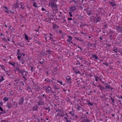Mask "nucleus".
<instances>
[{"label": "nucleus", "instance_id": "1", "mask_svg": "<svg viewBox=\"0 0 122 122\" xmlns=\"http://www.w3.org/2000/svg\"><path fill=\"white\" fill-rule=\"evenodd\" d=\"M44 89L46 91V92L47 93H54V92L52 90L51 87L50 86L46 85L43 87Z\"/></svg>", "mask_w": 122, "mask_h": 122}, {"label": "nucleus", "instance_id": "2", "mask_svg": "<svg viewBox=\"0 0 122 122\" xmlns=\"http://www.w3.org/2000/svg\"><path fill=\"white\" fill-rule=\"evenodd\" d=\"M49 7L50 6L51 8L53 10H56L57 8L58 5L56 3L52 2L51 0L49 2Z\"/></svg>", "mask_w": 122, "mask_h": 122}, {"label": "nucleus", "instance_id": "3", "mask_svg": "<svg viewBox=\"0 0 122 122\" xmlns=\"http://www.w3.org/2000/svg\"><path fill=\"white\" fill-rule=\"evenodd\" d=\"M116 32L120 33H122V26H116Z\"/></svg>", "mask_w": 122, "mask_h": 122}, {"label": "nucleus", "instance_id": "4", "mask_svg": "<svg viewBox=\"0 0 122 122\" xmlns=\"http://www.w3.org/2000/svg\"><path fill=\"white\" fill-rule=\"evenodd\" d=\"M16 70L18 72L20 73L22 76H23V72L24 69H20L19 68H16Z\"/></svg>", "mask_w": 122, "mask_h": 122}, {"label": "nucleus", "instance_id": "5", "mask_svg": "<svg viewBox=\"0 0 122 122\" xmlns=\"http://www.w3.org/2000/svg\"><path fill=\"white\" fill-rule=\"evenodd\" d=\"M23 76H22L23 77L24 79V80H25L26 81H27V79L26 77L27 76L28 74V72L25 71V70H24V71L23 72Z\"/></svg>", "mask_w": 122, "mask_h": 122}, {"label": "nucleus", "instance_id": "6", "mask_svg": "<svg viewBox=\"0 0 122 122\" xmlns=\"http://www.w3.org/2000/svg\"><path fill=\"white\" fill-rule=\"evenodd\" d=\"M24 100L23 98L21 97L19 99L18 104L19 105H22L24 103Z\"/></svg>", "mask_w": 122, "mask_h": 122}, {"label": "nucleus", "instance_id": "7", "mask_svg": "<svg viewBox=\"0 0 122 122\" xmlns=\"http://www.w3.org/2000/svg\"><path fill=\"white\" fill-rule=\"evenodd\" d=\"M70 9L71 12H73L75 11L76 10L77 8L75 6H71L70 8Z\"/></svg>", "mask_w": 122, "mask_h": 122}, {"label": "nucleus", "instance_id": "8", "mask_svg": "<svg viewBox=\"0 0 122 122\" xmlns=\"http://www.w3.org/2000/svg\"><path fill=\"white\" fill-rule=\"evenodd\" d=\"M44 81L46 82L47 83H49V84L51 83V82H53V81L49 79V78H47L45 79Z\"/></svg>", "mask_w": 122, "mask_h": 122}, {"label": "nucleus", "instance_id": "9", "mask_svg": "<svg viewBox=\"0 0 122 122\" xmlns=\"http://www.w3.org/2000/svg\"><path fill=\"white\" fill-rule=\"evenodd\" d=\"M18 7L23 10H24L25 8V6L23 5L22 3H19Z\"/></svg>", "mask_w": 122, "mask_h": 122}, {"label": "nucleus", "instance_id": "10", "mask_svg": "<svg viewBox=\"0 0 122 122\" xmlns=\"http://www.w3.org/2000/svg\"><path fill=\"white\" fill-rule=\"evenodd\" d=\"M66 79L68 83L70 84L71 83V79L69 76H67L66 77Z\"/></svg>", "mask_w": 122, "mask_h": 122}, {"label": "nucleus", "instance_id": "11", "mask_svg": "<svg viewBox=\"0 0 122 122\" xmlns=\"http://www.w3.org/2000/svg\"><path fill=\"white\" fill-rule=\"evenodd\" d=\"M94 77L95 79V80L97 82L98 80H99L101 81H102V78L97 76H95Z\"/></svg>", "mask_w": 122, "mask_h": 122}, {"label": "nucleus", "instance_id": "12", "mask_svg": "<svg viewBox=\"0 0 122 122\" xmlns=\"http://www.w3.org/2000/svg\"><path fill=\"white\" fill-rule=\"evenodd\" d=\"M41 98H39V101L38 102V105L39 106L41 105H43L44 103V102L41 100Z\"/></svg>", "mask_w": 122, "mask_h": 122}, {"label": "nucleus", "instance_id": "13", "mask_svg": "<svg viewBox=\"0 0 122 122\" xmlns=\"http://www.w3.org/2000/svg\"><path fill=\"white\" fill-rule=\"evenodd\" d=\"M68 114H70V119H71V117H73L75 115L74 114L73 112L72 111L70 112Z\"/></svg>", "mask_w": 122, "mask_h": 122}, {"label": "nucleus", "instance_id": "14", "mask_svg": "<svg viewBox=\"0 0 122 122\" xmlns=\"http://www.w3.org/2000/svg\"><path fill=\"white\" fill-rule=\"evenodd\" d=\"M97 87L102 92L103 91L104 89V86H102L101 85H98L97 86Z\"/></svg>", "mask_w": 122, "mask_h": 122}, {"label": "nucleus", "instance_id": "15", "mask_svg": "<svg viewBox=\"0 0 122 122\" xmlns=\"http://www.w3.org/2000/svg\"><path fill=\"white\" fill-rule=\"evenodd\" d=\"M106 88L107 89H110V90H112L114 89V88L112 87L111 86L109 85L108 86H106Z\"/></svg>", "mask_w": 122, "mask_h": 122}, {"label": "nucleus", "instance_id": "16", "mask_svg": "<svg viewBox=\"0 0 122 122\" xmlns=\"http://www.w3.org/2000/svg\"><path fill=\"white\" fill-rule=\"evenodd\" d=\"M49 34L50 35V36L49 38V39L51 41H55V40H53V38L52 36V34L51 33H49Z\"/></svg>", "mask_w": 122, "mask_h": 122}, {"label": "nucleus", "instance_id": "17", "mask_svg": "<svg viewBox=\"0 0 122 122\" xmlns=\"http://www.w3.org/2000/svg\"><path fill=\"white\" fill-rule=\"evenodd\" d=\"M17 54L18 55V56L17 57L18 60H20V58H21V56L22 55V53H20Z\"/></svg>", "mask_w": 122, "mask_h": 122}, {"label": "nucleus", "instance_id": "18", "mask_svg": "<svg viewBox=\"0 0 122 122\" xmlns=\"http://www.w3.org/2000/svg\"><path fill=\"white\" fill-rule=\"evenodd\" d=\"M59 27V26L56 24H54L53 25V28L54 29H55L56 28H58Z\"/></svg>", "mask_w": 122, "mask_h": 122}, {"label": "nucleus", "instance_id": "19", "mask_svg": "<svg viewBox=\"0 0 122 122\" xmlns=\"http://www.w3.org/2000/svg\"><path fill=\"white\" fill-rule=\"evenodd\" d=\"M112 51H114L115 52H119V49L116 47H113V49Z\"/></svg>", "mask_w": 122, "mask_h": 122}, {"label": "nucleus", "instance_id": "20", "mask_svg": "<svg viewBox=\"0 0 122 122\" xmlns=\"http://www.w3.org/2000/svg\"><path fill=\"white\" fill-rule=\"evenodd\" d=\"M90 121L86 118V119H84L82 120L81 122H90Z\"/></svg>", "mask_w": 122, "mask_h": 122}, {"label": "nucleus", "instance_id": "21", "mask_svg": "<svg viewBox=\"0 0 122 122\" xmlns=\"http://www.w3.org/2000/svg\"><path fill=\"white\" fill-rule=\"evenodd\" d=\"M103 10L102 9L99 8L98 10V12L99 14H102L103 12Z\"/></svg>", "mask_w": 122, "mask_h": 122}, {"label": "nucleus", "instance_id": "22", "mask_svg": "<svg viewBox=\"0 0 122 122\" xmlns=\"http://www.w3.org/2000/svg\"><path fill=\"white\" fill-rule=\"evenodd\" d=\"M92 58H95V59L97 60H98L99 59V58L96 55H93L92 54Z\"/></svg>", "mask_w": 122, "mask_h": 122}, {"label": "nucleus", "instance_id": "23", "mask_svg": "<svg viewBox=\"0 0 122 122\" xmlns=\"http://www.w3.org/2000/svg\"><path fill=\"white\" fill-rule=\"evenodd\" d=\"M86 102L87 103H85L86 104H87L88 105H90L91 106H92L93 105V103H91L89 101H87Z\"/></svg>", "mask_w": 122, "mask_h": 122}, {"label": "nucleus", "instance_id": "24", "mask_svg": "<svg viewBox=\"0 0 122 122\" xmlns=\"http://www.w3.org/2000/svg\"><path fill=\"white\" fill-rule=\"evenodd\" d=\"M110 4L113 7L116 5V4H115L114 2H109Z\"/></svg>", "mask_w": 122, "mask_h": 122}, {"label": "nucleus", "instance_id": "25", "mask_svg": "<svg viewBox=\"0 0 122 122\" xmlns=\"http://www.w3.org/2000/svg\"><path fill=\"white\" fill-rule=\"evenodd\" d=\"M0 110L2 112H1V114L3 113H6V112L4 110H3L2 108L0 107Z\"/></svg>", "mask_w": 122, "mask_h": 122}, {"label": "nucleus", "instance_id": "26", "mask_svg": "<svg viewBox=\"0 0 122 122\" xmlns=\"http://www.w3.org/2000/svg\"><path fill=\"white\" fill-rule=\"evenodd\" d=\"M11 103H7L6 104V106L9 108H10L11 107Z\"/></svg>", "mask_w": 122, "mask_h": 122}, {"label": "nucleus", "instance_id": "27", "mask_svg": "<svg viewBox=\"0 0 122 122\" xmlns=\"http://www.w3.org/2000/svg\"><path fill=\"white\" fill-rule=\"evenodd\" d=\"M69 39L67 40V41L68 42H70L72 39V37L71 36H68Z\"/></svg>", "mask_w": 122, "mask_h": 122}, {"label": "nucleus", "instance_id": "28", "mask_svg": "<svg viewBox=\"0 0 122 122\" xmlns=\"http://www.w3.org/2000/svg\"><path fill=\"white\" fill-rule=\"evenodd\" d=\"M9 97H5L3 98V101L4 102H7L9 100Z\"/></svg>", "mask_w": 122, "mask_h": 122}, {"label": "nucleus", "instance_id": "29", "mask_svg": "<svg viewBox=\"0 0 122 122\" xmlns=\"http://www.w3.org/2000/svg\"><path fill=\"white\" fill-rule=\"evenodd\" d=\"M52 87L53 88H54V89L55 90H58L59 89V88L55 84L54 85H53Z\"/></svg>", "mask_w": 122, "mask_h": 122}, {"label": "nucleus", "instance_id": "30", "mask_svg": "<svg viewBox=\"0 0 122 122\" xmlns=\"http://www.w3.org/2000/svg\"><path fill=\"white\" fill-rule=\"evenodd\" d=\"M4 80L3 76L0 75V82H1Z\"/></svg>", "mask_w": 122, "mask_h": 122}, {"label": "nucleus", "instance_id": "31", "mask_svg": "<svg viewBox=\"0 0 122 122\" xmlns=\"http://www.w3.org/2000/svg\"><path fill=\"white\" fill-rule=\"evenodd\" d=\"M18 60L20 61V63L21 62V64H24V63L25 62V60L23 59H20V60Z\"/></svg>", "mask_w": 122, "mask_h": 122}, {"label": "nucleus", "instance_id": "32", "mask_svg": "<svg viewBox=\"0 0 122 122\" xmlns=\"http://www.w3.org/2000/svg\"><path fill=\"white\" fill-rule=\"evenodd\" d=\"M8 63L11 65L12 66H13L14 67L15 66V64L14 62H13L12 63L10 61L8 62Z\"/></svg>", "mask_w": 122, "mask_h": 122}, {"label": "nucleus", "instance_id": "33", "mask_svg": "<svg viewBox=\"0 0 122 122\" xmlns=\"http://www.w3.org/2000/svg\"><path fill=\"white\" fill-rule=\"evenodd\" d=\"M74 73H75V74L76 75H77L78 74H81L80 71L77 69H76V70L75 71Z\"/></svg>", "mask_w": 122, "mask_h": 122}, {"label": "nucleus", "instance_id": "34", "mask_svg": "<svg viewBox=\"0 0 122 122\" xmlns=\"http://www.w3.org/2000/svg\"><path fill=\"white\" fill-rule=\"evenodd\" d=\"M64 118L66 120L67 122H71V120L69 118L65 117Z\"/></svg>", "mask_w": 122, "mask_h": 122}, {"label": "nucleus", "instance_id": "35", "mask_svg": "<svg viewBox=\"0 0 122 122\" xmlns=\"http://www.w3.org/2000/svg\"><path fill=\"white\" fill-rule=\"evenodd\" d=\"M0 67L2 68L3 70L5 71V67L3 65H0Z\"/></svg>", "mask_w": 122, "mask_h": 122}, {"label": "nucleus", "instance_id": "36", "mask_svg": "<svg viewBox=\"0 0 122 122\" xmlns=\"http://www.w3.org/2000/svg\"><path fill=\"white\" fill-rule=\"evenodd\" d=\"M38 107V106H35L33 107L34 108V110H33V111H36L37 110V109Z\"/></svg>", "mask_w": 122, "mask_h": 122}, {"label": "nucleus", "instance_id": "37", "mask_svg": "<svg viewBox=\"0 0 122 122\" xmlns=\"http://www.w3.org/2000/svg\"><path fill=\"white\" fill-rule=\"evenodd\" d=\"M86 12L87 15H91L92 14L91 11L90 10H88Z\"/></svg>", "mask_w": 122, "mask_h": 122}, {"label": "nucleus", "instance_id": "38", "mask_svg": "<svg viewBox=\"0 0 122 122\" xmlns=\"http://www.w3.org/2000/svg\"><path fill=\"white\" fill-rule=\"evenodd\" d=\"M57 114L58 115V117H61L63 116L62 115L61 112H58Z\"/></svg>", "mask_w": 122, "mask_h": 122}, {"label": "nucleus", "instance_id": "39", "mask_svg": "<svg viewBox=\"0 0 122 122\" xmlns=\"http://www.w3.org/2000/svg\"><path fill=\"white\" fill-rule=\"evenodd\" d=\"M76 105H77V108L78 110L79 111L80 110H81V109L82 108L81 107V106H78V104H77Z\"/></svg>", "mask_w": 122, "mask_h": 122}, {"label": "nucleus", "instance_id": "40", "mask_svg": "<svg viewBox=\"0 0 122 122\" xmlns=\"http://www.w3.org/2000/svg\"><path fill=\"white\" fill-rule=\"evenodd\" d=\"M101 20V19L99 17H97L96 18V20L97 21V22H99Z\"/></svg>", "mask_w": 122, "mask_h": 122}, {"label": "nucleus", "instance_id": "41", "mask_svg": "<svg viewBox=\"0 0 122 122\" xmlns=\"http://www.w3.org/2000/svg\"><path fill=\"white\" fill-rule=\"evenodd\" d=\"M38 86H37L36 85V84H35L34 85V86H33V88L34 89H36L37 88Z\"/></svg>", "mask_w": 122, "mask_h": 122}, {"label": "nucleus", "instance_id": "42", "mask_svg": "<svg viewBox=\"0 0 122 122\" xmlns=\"http://www.w3.org/2000/svg\"><path fill=\"white\" fill-rule=\"evenodd\" d=\"M25 39L26 40H28V37L27 35L25 33Z\"/></svg>", "mask_w": 122, "mask_h": 122}, {"label": "nucleus", "instance_id": "43", "mask_svg": "<svg viewBox=\"0 0 122 122\" xmlns=\"http://www.w3.org/2000/svg\"><path fill=\"white\" fill-rule=\"evenodd\" d=\"M35 42L36 43H37V44L39 45L41 44V43L39 41H38V40H36L35 41Z\"/></svg>", "mask_w": 122, "mask_h": 122}, {"label": "nucleus", "instance_id": "44", "mask_svg": "<svg viewBox=\"0 0 122 122\" xmlns=\"http://www.w3.org/2000/svg\"><path fill=\"white\" fill-rule=\"evenodd\" d=\"M5 72L6 73V74L7 75H8L9 76H10V74L9 73L8 71H6L5 70Z\"/></svg>", "mask_w": 122, "mask_h": 122}, {"label": "nucleus", "instance_id": "45", "mask_svg": "<svg viewBox=\"0 0 122 122\" xmlns=\"http://www.w3.org/2000/svg\"><path fill=\"white\" fill-rule=\"evenodd\" d=\"M41 89V88L40 86H38L36 89V90L37 91H39Z\"/></svg>", "mask_w": 122, "mask_h": 122}, {"label": "nucleus", "instance_id": "46", "mask_svg": "<svg viewBox=\"0 0 122 122\" xmlns=\"http://www.w3.org/2000/svg\"><path fill=\"white\" fill-rule=\"evenodd\" d=\"M33 5L35 7H36L37 6L36 4L37 3H36L35 2H33Z\"/></svg>", "mask_w": 122, "mask_h": 122}, {"label": "nucleus", "instance_id": "47", "mask_svg": "<svg viewBox=\"0 0 122 122\" xmlns=\"http://www.w3.org/2000/svg\"><path fill=\"white\" fill-rule=\"evenodd\" d=\"M42 96L43 97L45 98L46 100L47 99V96L45 94L42 95Z\"/></svg>", "mask_w": 122, "mask_h": 122}, {"label": "nucleus", "instance_id": "48", "mask_svg": "<svg viewBox=\"0 0 122 122\" xmlns=\"http://www.w3.org/2000/svg\"><path fill=\"white\" fill-rule=\"evenodd\" d=\"M1 122H10L7 120H2L1 121Z\"/></svg>", "mask_w": 122, "mask_h": 122}, {"label": "nucleus", "instance_id": "49", "mask_svg": "<svg viewBox=\"0 0 122 122\" xmlns=\"http://www.w3.org/2000/svg\"><path fill=\"white\" fill-rule=\"evenodd\" d=\"M69 13L70 17H72L73 16V15L72 14L71 12H69Z\"/></svg>", "mask_w": 122, "mask_h": 122}, {"label": "nucleus", "instance_id": "50", "mask_svg": "<svg viewBox=\"0 0 122 122\" xmlns=\"http://www.w3.org/2000/svg\"><path fill=\"white\" fill-rule=\"evenodd\" d=\"M57 82L58 83H59L61 85H62L63 84V83L61 81H60L59 80H58Z\"/></svg>", "mask_w": 122, "mask_h": 122}, {"label": "nucleus", "instance_id": "51", "mask_svg": "<svg viewBox=\"0 0 122 122\" xmlns=\"http://www.w3.org/2000/svg\"><path fill=\"white\" fill-rule=\"evenodd\" d=\"M18 5H19V3H17L15 6V7L16 8H19L18 7Z\"/></svg>", "mask_w": 122, "mask_h": 122}, {"label": "nucleus", "instance_id": "52", "mask_svg": "<svg viewBox=\"0 0 122 122\" xmlns=\"http://www.w3.org/2000/svg\"><path fill=\"white\" fill-rule=\"evenodd\" d=\"M46 52L50 54H51V51L49 50H46Z\"/></svg>", "mask_w": 122, "mask_h": 122}, {"label": "nucleus", "instance_id": "53", "mask_svg": "<svg viewBox=\"0 0 122 122\" xmlns=\"http://www.w3.org/2000/svg\"><path fill=\"white\" fill-rule=\"evenodd\" d=\"M46 110H48V112H49L50 110V108L49 107H47L46 108Z\"/></svg>", "mask_w": 122, "mask_h": 122}, {"label": "nucleus", "instance_id": "54", "mask_svg": "<svg viewBox=\"0 0 122 122\" xmlns=\"http://www.w3.org/2000/svg\"><path fill=\"white\" fill-rule=\"evenodd\" d=\"M12 104L15 107H16L17 106V105H16L15 106V102H12Z\"/></svg>", "mask_w": 122, "mask_h": 122}, {"label": "nucleus", "instance_id": "55", "mask_svg": "<svg viewBox=\"0 0 122 122\" xmlns=\"http://www.w3.org/2000/svg\"><path fill=\"white\" fill-rule=\"evenodd\" d=\"M3 103L2 101H1L0 100V106H1L3 105Z\"/></svg>", "mask_w": 122, "mask_h": 122}, {"label": "nucleus", "instance_id": "56", "mask_svg": "<svg viewBox=\"0 0 122 122\" xmlns=\"http://www.w3.org/2000/svg\"><path fill=\"white\" fill-rule=\"evenodd\" d=\"M31 71H34L33 67L32 66L31 67Z\"/></svg>", "mask_w": 122, "mask_h": 122}, {"label": "nucleus", "instance_id": "57", "mask_svg": "<svg viewBox=\"0 0 122 122\" xmlns=\"http://www.w3.org/2000/svg\"><path fill=\"white\" fill-rule=\"evenodd\" d=\"M13 91L12 90H11V91L10 92V95H12L13 94V93L12 92H13Z\"/></svg>", "mask_w": 122, "mask_h": 122}, {"label": "nucleus", "instance_id": "58", "mask_svg": "<svg viewBox=\"0 0 122 122\" xmlns=\"http://www.w3.org/2000/svg\"><path fill=\"white\" fill-rule=\"evenodd\" d=\"M41 10L42 11H46V10L44 8H42L41 9Z\"/></svg>", "mask_w": 122, "mask_h": 122}, {"label": "nucleus", "instance_id": "59", "mask_svg": "<svg viewBox=\"0 0 122 122\" xmlns=\"http://www.w3.org/2000/svg\"><path fill=\"white\" fill-rule=\"evenodd\" d=\"M103 64L107 66L108 65V64L107 63H102Z\"/></svg>", "mask_w": 122, "mask_h": 122}, {"label": "nucleus", "instance_id": "60", "mask_svg": "<svg viewBox=\"0 0 122 122\" xmlns=\"http://www.w3.org/2000/svg\"><path fill=\"white\" fill-rule=\"evenodd\" d=\"M88 44L92 46L93 45L90 42L88 43Z\"/></svg>", "mask_w": 122, "mask_h": 122}, {"label": "nucleus", "instance_id": "61", "mask_svg": "<svg viewBox=\"0 0 122 122\" xmlns=\"http://www.w3.org/2000/svg\"><path fill=\"white\" fill-rule=\"evenodd\" d=\"M52 2H53L56 3V2L57 1V0H52Z\"/></svg>", "mask_w": 122, "mask_h": 122}, {"label": "nucleus", "instance_id": "62", "mask_svg": "<svg viewBox=\"0 0 122 122\" xmlns=\"http://www.w3.org/2000/svg\"><path fill=\"white\" fill-rule=\"evenodd\" d=\"M115 99H113L112 100V102L113 103H114L115 102Z\"/></svg>", "mask_w": 122, "mask_h": 122}, {"label": "nucleus", "instance_id": "63", "mask_svg": "<svg viewBox=\"0 0 122 122\" xmlns=\"http://www.w3.org/2000/svg\"><path fill=\"white\" fill-rule=\"evenodd\" d=\"M2 39L3 41H7V40L5 38H2Z\"/></svg>", "mask_w": 122, "mask_h": 122}, {"label": "nucleus", "instance_id": "64", "mask_svg": "<svg viewBox=\"0 0 122 122\" xmlns=\"http://www.w3.org/2000/svg\"><path fill=\"white\" fill-rule=\"evenodd\" d=\"M67 19L68 20H72V19L71 18V17L68 18Z\"/></svg>", "mask_w": 122, "mask_h": 122}]
</instances>
